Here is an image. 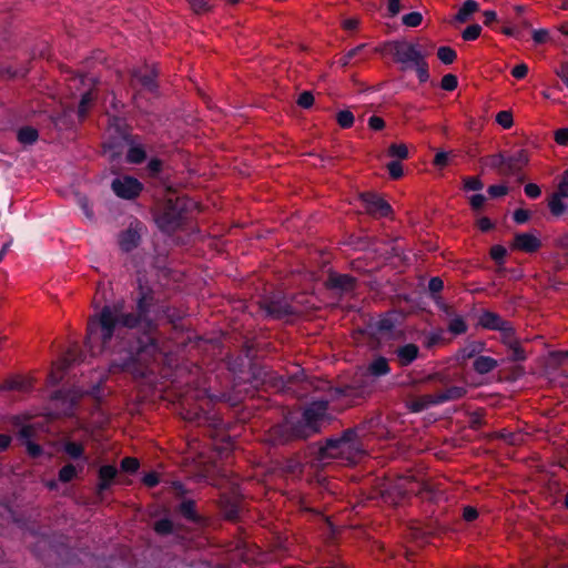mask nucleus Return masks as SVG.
I'll use <instances>...</instances> for the list:
<instances>
[{
	"instance_id": "f257e3e1",
	"label": "nucleus",
	"mask_w": 568,
	"mask_h": 568,
	"mask_svg": "<svg viewBox=\"0 0 568 568\" xmlns=\"http://www.w3.org/2000/svg\"><path fill=\"white\" fill-rule=\"evenodd\" d=\"M131 311L123 303L104 305L88 320L85 345L91 352L111 354L110 371L144 378L162 354L158 320L160 302L154 287L142 276L130 293Z\"/></svg>"
},
{
	"instance_id": "f03ea898",
	"label": "nucleus",
	"mask_w": 568,
	"mask_h": 568,
	"mask_svg": "<svg viewBox=\"0 0 568 568\" xmlns=\"http://www.w3.org/2000/svg\"><path fill=\"white\" fill-rule=\"evenodd\" d=\"M327 409L326 400H314L303 409L300 417H287L284 423L273 427L272 435L281 444L307 439L321 432L327 419Z\"/></svg>"
},
{
	"instance_id": "7ed1b4c3",
	"label": "nucleus",
	"mask_w": 568,
	"mask_h": 568,
	"mask_svg": "<svg viewBox=\"0 0 568 568\" xmlns=\"http://www.w3.org/2000/svg\"><path fill=\"white\" fill-rule=\"evenodd\" d=\"M450 375L446 371H438L424 376L420 379L422 384H436L442 386L443 389L433 394L412 397L406 404L408 410L410 413H422L430 407L464 398L467 394V388L464 386L450 385Z\"/></svg>"
},
{
	"instance_id": "20e7f679",
	"label": "nucleus",
	"mask_w": 568,
	"mask_h": 568,
	"mask_svg": "<svg viewBox=\"0 0 568 568\" xmlns=\"http://www.w3.org/2000/svg\"><path fill=\"white\" fill-rule=\"evenodd\" d=\"M193 205V201L185 196L168 199L155 216L158 227L163 233H174L186 223L189 212Z\"/></svg>"
},
{
	"instance_id": "39448f33",
	"label": "nucleus",
	"mask_w": 568,
	"mask_h": 568,
	"mask_svg": "<svg viewBox=\"0 0 568 568\" xmlns=\"http://www.w3.org/2000/svg\"><path fill=\"white\" fill-rule=\"evenodd\" d=\"M372 392L368 378L363 375H355L348 383L332 389L331 396L335 400H343L346 405L353 406L358 400L365 399Z\"/></svg>"
},
{
	"instance_id": "423d86ee",
	"label": "nucleus",
	"mask_w": 568,
	"mask_h": 568,
	"mask_svg": "<svg viewBox=\"0 0 568 568\" xmlns=\"http://www.w3.org/2000/svg\"><path fill=\"white\" fill-rule=\"evenodd\" d=\"M260 308L272 320H284L302 313V308L296 307L287 296L280 293L264 297L260 302Z\"/></svg>"
},
{
	"instance_id": "0eeeda50",
	"label": "nucleus",
	"mask_w": 568,
	"mask_h": 568,
	"mask_svg": "<svg viewBox=\"0 0 568 568\" xmlns=\"http://www.w3.org/2000/svg\"><path fill=\"white\" fill-rule=\"evenodd\" d=\"M399 325V315L396 312H386L382 314L378 318L369 320L366 325L364 333L371 339H379V338H394L396 335V328Z\"/></svg>"
},
{
	"instance_id": "6e6552de",
	"label": "nucleus",
	"mask_w": 568,
	"mask_h": 568,
	"mask_svg": "<svg viewBox=\"0 0 568 568\" xmlns=\"http://www.w3.org/2000/svg\"><path fill=\"white\" fill-rule=\"evenodd\" d=\"M384 45L388 48L395 62L403 65L402 70L410 68L414 63L425 57L418 44L406 40H392L387 41Z\"/></svg>"
},
{
	"instance_id": "1a4fd4ad",
	"label": "nucleus",
	"mask_w": 568,
	"mask_h": 568,
	"mask_svg": "<svg viewBox=\"0 0 568 568\" xmlns=\"http://www.w3.org/2000/svg\"><path fill=\"white\" fill-rule=\"evenodd\" d=\"M111 189L114 194L123 200L136 199L143 190V184L131 175L116 178L111 183Z\"/></svg>"
},
{
	"instance_id": "9d476101",
	"label": "nucleus",
	"mask_w": 568,
	"mask_h": 568,
	"mask_svg": "<svg viewBox=\"0 0 568 568\" xmlns=\"http://www.w3.org/2000/svg\"><path fill=\"white\" fill-rule=\"evenodd\" d=\"M357 278L349 274H342L331 271L325 281V287L337 294H349L356 290Z\"/></svg>"
},
{
	"instance_id": "9b49d317",
	"label": "nucleus",
	"mask_w": 568,
	"mask_h": 568,
	"mask_svg": "<svg viewBox=\"0 0 568 568\" xmlns=\"http://www.w3.org/2000/svg\"><path fill=\"white\" fill-rule=\"evenodd\" d=\"M361 200L368 214L376 217H386L392 213V206L378 194L373 192H364Z\"/></svg>"
},
{
	"instance_id": "f8f14e48",
	"label": "nucleus",
	"mask_w": 568,
	"mask_h": 568,
	"mask_svg": "<svg viewBox=\"0 0 568 568\" xmlns=\"http://www.w3.org/2000/svg\"><path fill=\"white\" fill-rule=\"evenodd\" d=\"M156 77L158 73L154 69H133L131 72V85L134 89L141 87L143 90L154 93L158 90Z\"/></svg>"
},
{
	"instance_id": "ddd939ff",
	"label": "nucleus",
	"mask_w": 568,
	"mask_h": 568,
	"mask_svg": "<svg viewBox=\"0 0 568 568\" xmlns=\"http://www.w3.org/2000/svg\"><path fill=\"white\" fill-rule=\"evenodd\" d=\"M118 477V469L113 465H103L98 470V485L97 495L102 498L104 493L108 491L112 485L115 484Z\"/></svg>"
},
{
	"instance_id": "4468645a",
	"label": "nucleus",
	"mask_w": 568,
	"mask_h": 568,
	"mask_svg": "<svg viewBox=\"0 0 568 568\" xmlns=\"http://www.w3.org/2000/svg\"><path fill=\"white\" fill-rule=\"evenodd\" d=\"M541 247V241L532 233H516L511 243L513 250L535 253Z\"/></svg>"
},
{
	"instance_id": "2eb2a0df",
	"label": "nucleus",
	"mask_w": 568,
	"mask_h": 568,
	"mask_svg": "<svg viewBox=\"0 0 568 568\" xmlns=\"http://www.w3.org/2000/svg\"><path fill=\"white\" fill-rule=\"evenodd\" d=\"M346 447L342 443L339 437L326 438L324 444L318 448L320 459H329L341 456L345 452Z\"/></svg>"
},
{
	"instance_id": "dca6fc26",
	"label": "nucleus",
	"mask_w": 568,
	"mask_h": 568,
	"mask_svg": "<svg viewBox=\"0 0 568 568\" xmlns=\"http://www.w3.org/2000/svg\"><path fill=\"white\" fill-rule=\"evenodd\" d=\"M507 168L505 172L507 175L518 174L525 165L529 162V156L526 150L520 149L514 154L506 156Z\"/></svg>"
},
{
	"instance_id": "f3484780",
	"label": "nucleus",
	"mask_w": 568,
	"mask_h": 568,
	"mask_svg": "<svg viewBox=\"0 0 568 568\" xmlns=\"http://www.w3.org/2000/svg\"><path fill=\"white\" fill-rule=\"evenodd\" d=\"M34 430L31 426L26 425L19 430V438L23 442L27 448V453L32 458H39L43 454L41 445L31 440Z\"/></svg>"
},
{
	"instance_id": "a211bd4d",
	"label": "nucleus",
	"mask_w": 568,
	"mask_h": 568,
	"mask_svg": "<svg viewBox=\"0 0 568 568\" xmlns=\"http://www.w3.org/2000/svg\"><path fill=\"white\" fill-rule=\"evenodd\" d=\"M508 321L504 320L499 314L485 310L481 312L478 324L488 331L499 332Z\"/></svg>"
},
{
	"instance_id": "6ab92c4d",
	"label": "nucleus",
	"mask_w": 568,
	"mask_h": 568,
	"mask_svg": "<svg viewBox=\"0 0 568 568\" xmlns=\"http://www.w3.org/2000/svg\"><path fill=\"white\" fill-rule=\"evenodd\" d=\"M395 354L399 366L406 367L417 359L419 355V347L416 344L408 343L397 347Z\"/></svg>"
},
{
	"instance_id": "aec40b11",
	"label": "nucleus",
	"mask_w": 568,
	"mask_h": 568,
	"mask_svg": "<svg viewBox=\"0 0 568 568\" xmlns=\"http://www.w3.org/2000/svg\"><path fill=\"white\" fill-rule=\"evenodd\" d=\"M140 233L132 227H129L119 234V246L125 253H130L136 248L140 244Z\"/></svg>"
},
{
	"instance_id": "412c9836",
	"label": "nucleus",
	"mask_w": 568,
	"mask_h": 568,
	"mask_svg": "<svg viewBox=\"0 0 568 568\" xmlns=\"http://www.w3.org/2000/svg\"><path fill=\"white\" fill-rule=\"evenodd\" d=\"M484 343L470 342L464 347L459 348L456 353V361L459 365H463L467 359L476 358L484 351Z\"/></svg>"
},
{
	"instance_id": "4be33fe9",
	"label": "nucleus",
	"mask_w": 568,
	"mask_h": 568,
	"mask_svg": "<svg viewBox=\"0 0 568 568\" xmlns=\"http://www.w3.org/2000/svg\"><path fill=\"white\" fill-rule=\"evenodd\" d=\"M123 139L128 142L129 150L126 152V162L131 164H141L146 159V152L142 145L134 144V139L130 135H123Z\"/></svg>"
},
{
	"instance_id": "5701e85b",
	"label": "nucleus",
	"mask_w": 568,
	"mask_h": 568,
	"mask_svg": "<svg viewBox=\"0 0 568 568\" xmlns=\"http://www.w3.org/2000/svg\"><path fill=\"white\" fill-rule=\"evenodd\" d=\"M367 373L375 378L388 375L390 373L388 359L382 355L374 357L367 366Z\"/></svg>"
},
{
	"instance_id": "b1692460",
	"label": "nucleus",
	"mask_w": 568,
	"mask_h": 568,
	"mask_svg": "<svg viewBox=\"0 0 568 568\" xmlns=\"http://www.w3.org/2000/svg\"><path fill=\"white\" fill-rule=\"evenodd\" d=\"M221 510L227 520H237L241 514V503L239 499L223 497L221 499Z\"/></svg>"
},
{
	"instance_id": "393cba45",
	"label": "nucleus",
	"mask_w": 568,
	"mask_h": 568,
	"mask_svg": "<svg viewBox=\"0 0 568 568\" xmlns=\"http://www.w3.org/2000/svg\"><path fill=\"white\" fill-rule=\"evenodd\" d=\"M497 366V359L485 355H478L473 362V369L479 375L488 374L493 372Z\"/></svg>"
},
{
	"instance_id": "a878e982",
	"label": "nucleus",
	"mask_w": 568,
	"mask_h": 568,
	"mask_svg": "<svg viewBox=\"0 0 568 568\" xmlns=\"http://www.w3.org/2000/svg\"><path fill=\"white\" fill-rule=\"evenodd\" d=\"M479 10V4L476 0H465L457 11L454 20L458 23L467 22L471 14Z\"/></svg>"
},
{
	"instance_id": "bb28decb",
	"label": "nucleus",
	"mask_w": 568,
	"mask_h": 568,
	"mask_svg": "<svg viewBox=\"0 0 568 568\" xmlns=\"http://www.w3.org/2000/svg\"><path fill=\"white\" fill-rule=\"evenodd\" d=\"M39 139V132L31 125L21 126L17 132V140L23 145H32Z\"/></svg>"
},
{
	"instance_id": "cd10ccee",
	"label": "nucleus",
	"mask_w": 568,
	"mask_h": 568,
	"mask_svg": "<svg viewBox=\"0 0 568 568\" xmlns=\"http://www.w3.org/2000/svg\"><path fill=\"white\" fill-rule=\"evenodd\" d=\"M190 420L197 423L199 425L207 424L214 428H219L222 425V419L215 415H210L203 409L195 412L193 416L187 417Z\"/></svg>"
},
{
	"instance_id": "c85d7f7f",
	"label": "nucleus",
	"mask_w": 568,
	"mask_h": 568,
	"mask_svg": "<svg viewBox=\"0 0 568 568\" xmlns=\"http://www.w3.org/2000/svg\"><path fill=\"white\" fill-rule=\"evenodd\" d=\"M63 452L72 459H83L84 463L88 460L81 443L68 440L63 445Z\"/></svg>"
},
{
	"instance_id": "c756f323",
	"label": "nucleus",
	"mask_w": 568,
	"mask_h": 568,
	"mask_svg": "<svg viewBox=\"0 0 568 568\" xmlns=\"http://www.w3.org/2000/svg\"><path fill=\"white\" fill-rule=\"evenodd\" d=\"M160 317H164L169 323L176 326L183 318V313L176 307L164 305L160 308Z\"/></svg>"
},
{
	"instance_id": "7c9ffc66",
	"label": "nucleus",
	"mask_w": 568,
	"mask_h": 568,
	"mask_svg": "<svg viewBox=\"0 0 568 568\" xmlns=\"http://www.w3.org/2000/svg\"><path fill=\"white\" fill-rule=\"evenodd\" d=\"M94 101V97L91 90L84 92L81 95L79 105H78V118L79 120H84L89 113V110Z\"/></svg>"
},
{
	"instance_id": "2f4dec72",
	"label": "nucleus",
	"mask_w": 568,
	"mask_h": 568,
	"mask_svg": "<svg viewBox=\"0 0 568 568\" xmlns=\"http://www.w3.org/2000/svg\"><path fill=\"white\" fill-rule=\"evenodd\" d=\"M507 359L510 362H525L527 359L526 351L520 345V342L507 345Z\"/></svg>"
},
{
	"instance_id": "473e14b6",
	"label": "nucleus",
	"mask_w": 568,
	"mask_h": 568,
	"mask_svg": "<svg viewBox=\"0 0 568 568\" xmlns=\"http://www.w3.org/2000/svg\"><path fill=\"white\" fill-rule=\"evenodd\" d=\"M179 511L187 520H191V521H196L197 520V514H196V510H195V503L192 499H184L179 505Z\"/></svg>"
},
{
	"instance_id": "72a5a7b5",
	"label": "nucleus",
	"mask_w": 568,
	"mask_h": 568,
	"mask_svg": "<svg viewBox=\"0 0 568 568\" xmlns=\"http://www.w3.org/2000/svg\"><path fill=\"white\" fill-rule=\"evenodd\" d=\"M83 466L78 470L73 464H67L60 468L58 478L61 483H70L73 478L78 476L79 471H82Z\"/></svg>"
},
{
	"instance_id": "f704fd0d",
	"label": "nucleus",
	"mask_w": 568,
	"mask_h": 568,
	"mask_svg": "<svg viewBox=\"0 0 568 568\" xmlns=\"http://www.w3.org/2000/svg\"><path fill=\"white\" fill-rule=\"evenodd\" d=\"M410 68H414L416 71L418 81L420 83H425L429 80V67L428 62L426 61V57H423L419 61L414 63Z\"/></svg>"
},
{
	"instance_id": "c9c22d12",
	"label": "nucleus",
	"mask_w": 568,
	"mask_h": 568,
	"mask_svg": "<svg viewBox=\"0 0 568 568\" xmlns=\"http://www.w3.org/2000/svg\"><path fill=\"white\" fill-rule=\"evenodd\" d=\"M499 333L501 334V342L505 346L519 341L516 336V329L509 321L503 326Z\"/></svg>"
},
{
	"instance_id": "e433bc0d",
	"label": "nucleus",
	"mask_w": 568,
	"mask_h": 568,
	"mask_svg": "<svg viewBox=\"0 0 568 568\" xmlns=\"http://www.w3.org/2000/svg\"><path fill=\"white\" fill-rule=\"evenodd\" d=\"M488 165L497 170L500 174L507 175L505 168H507L506 156L503 153L493 154L488 158Z\"/></svg>"
},
{
	"instance_id": "4c0bfd02",
	"label": "nucleus",
	"mask_w": 568,
	"mask_h": 568,
	"mask_svg": "<svg viewBox=\"0 0 568 568\" xmlns=\"http://www.w3.org/2000/svg\"><path fill=\"white\" fill-rule=\"evenodd\" d=\"M153 529L160 536H168V535L173 534L174 525L171 519L162 518V519L155 521Z\"/></svg>"
},
{
	"instance_id": "58836bf2",
	"label": "nucleus",
	"mask_w": 568,
	"mask_h": 568,
	"mask_svg": "<svg viewBox=\"0 0 568 568\" xmlns=\"http://www.w3.org/2000/svg\"><path fill=\"white\" fill-rule=\"evenodd\" d=\"M437 57L444 64H452L457 58V52L448 45H443L437 49Z\"/></svg>"
},
{
	"instance_id": "ea45409f",
	"label": "nucleus",
	"mask_w": 568,
	"mask_h": 568,
	"mask_svg": "<svg viewBox=\"0 0 568 568\" xmlns=\"http://www.w3.org/2000/svg\"><path fill=\"white\" fill-rule=\"evenodd\" d=\"M548 207L554 216H560L566 212V205L562 202V199L551 194L548 201Z\"/></svg>"
},
{
	"instance_id": "a19ab883",
	"label": "nucleus",
	"mask_w": 568,
	"mask_h": 568,
	"mask_svg": "<svg viewBox=\"0 0 568 568\" xmlns=\"http://www.w3.org/2000/svg\"><path fill=\"white\" fill-rule=\"evenodd\" d=\"M468 326L462 316H455L448 324V331L454 335L465 334Z\"/></svg>"
},
{
	"instance_id": "79ce46f5",
	"label": "nucleus",
	"mask_w": 568,
	"mask_h": 568,
	"mask_svg": "<svg viewBox=\"0 0 568 568\" xmlns=\"http://www.w3.org/2000/svg\"><path fill=\"white\" fill-rule=\"evenodd\" d=\"M423 22V14L418 11H412L402 17V23L408 28H417Z\"/></svg>"
},
{
	"instance_id": "37998d69",
	"label": "nucleus",
	"mask_w": 568,
	"mask_h": 568,
	"mask_svg": "<svg viewBox=\"0 0 568 568\" xmlns=\"http://www.w3.org/2000/svg\"><path fill=\"white\" fill-rule=\"evenodd\" d=\"M408 149L404 143H392L388 148V155L397 160H405L408 158Z\"/></svg>"
},
{
	"instance_id": "c03bdc74",
	"label": "nucleus",
	"mask_w": 568,
	"mask_h": 568,
	"mask_svg": "<svg viewBox=\"0 0 568 568\" xmlns=\"http://www.w3.org/2000/svg\"><path fill=\"white\" fill-rule=\"evenodd\" d=\"M354 120V114L349 110H342L336 114V121L342 129L352 128Z\"/></svg>"
},
{
	"instance_id": "a18cd8bd",
	"label": "nucleus",
	"mask_w": 568,
	"mask_h": 568,
	"mask_svg": "<svg viewBox=\"0 0 568 568\" xmlns=\"http://www.w3.org/2000/svg\"><path fill=\"white\" fill-rule=\"evenodd\" d=\"M192 11L196 14L210 12L213 6L206 0H186Z\"/></svg>"
},
{
	"instance_id": "49530a36",
	"label": "nucleus",
	"mask_w": 568,
	"mask_h": 568,
	"mask_svg": "<svg viewBox=\"0 0 568 568\" xmlns=\"http://www.w3.org/2000/svg\"><path fill=\"white\" fill-rule=\"evenodd\" d=\"M507 256V250L500 244L494 245L490 248V257L495 261V263L499 266L505 264V258Z\"/></svg>"
},
{
	"instance_id": "de8ad7c7",
	"label": "nucleus",
	"mask_w": 568,
	"mask_h": 568,
	"mask_svg": "<svg viewBox=\"0 0 568 568\" xmlns=\"http://www.w3.org/2000/svg\"><path fill=\"white\" fill-rule=\"evenodd\" d=\"M338 437L346 448H353L357 439V428H347Z\"/></svg>"
},
{
	"instance_id": "09e8293b",
	"label": "nucleus",
	"mask_w": 568,
	"mask_h": 568,
	"mask_svg": "<svg viewBox=\"0 0 568 568\" xmlns=\"http://www.w3.org/2000/svg\"><path fill=\"white\" fill-rule=\"evenodd\" d=\"M121 470L128 474H134L140 468V462L135 457H124L120 464Z\"/></svg>"
},
{
	"instance_id": "8fccbe9b",
	"label": "nucleus",
	"mask_w": 568,
	"mask_h": 568,
	"mask_svg": "<svg viewBox=\"0 0 568 568\" xmlns=\"http://www.w3.org/2000/svg\"><path fill=\"white\" fill-rule=\"evenodd\" d=\"M480 33L481 26L474 23L463 30L462 38L464 41H474L479 38Z\"/></svg>"
},
{
	"instance_id": "3c124183",
	"label": "nucleus",
	"mask_w": 568,
	"mask_h": 568,
	"mask_svg": "<svg viewBox=\"0 0 568 568\" xmlns=\"http://www.w3.org/2000/svg\"><path fill=\"white\" fill-rule=\"evenodd\" d=\"M366 47V43H362V44H358L357 47L348 50L339 60V64L345 68L347 67L351 61L359 53L364 50V48Z\"/></svg>"
},
{
	"instance_id": "603ef678",
	"label": "nucleus",
	"mask_w": 568,
	"mask_h": 568,
	"mask_svg": "<svg viewBox=\"0 0 568 568\" xmlns=\"http://www.w3.org/2000/svg\"><path fill=\"white\" fill-rule=\"evenodd\" d=\"M463 183L465 191H480L484 187V183L478 176H464Z\"/></svg>"
},
{
	"instance_id": "864d4df0",
	"label": "nucleus",
	"mask_w": 568,
	"mask_h": 568,
	"mask_svg": "<svg viewBox=\"0 0 568 568\" xmlns=\"http://www.w3.org/2000/svg\"><path fill=\"white\" fill-rule=\"evenodd\" d=\"M496 122L504 129H510L514 124L513 113L510 111H499L496 114Z\"/></svg>"
},
{
	"instance_id": "5fc2aeb1",
	"label": "nucleus",
	"mask_w": 568,
	"mask_h": 568,
	"mask_svg": "<svg viewBox=\"0 0 568 568\" xmlns=\"http://www.w3.org/2000/svg\"><path fill=\"white\" fill-rule=\"evenodd\" d=\"M146 170L151 178H158L163 170V161L158 158L151 159L146 165Z\"/></svg>"
},
{
	"instance_id": "6e6d98bb",
	"label": "nucleus",
	"mask_w": 568,
	"mask_h": 568,
	"mask_svg": "<svg viewBox=\"0 0 568 568\" xmlns=\"http://www.w3.org/2000/svg\"><path fill=\"white\" fill-rule=\"evenodd\" d=\"M440 87L445 91H454L458 87V79L455 74L448 73L442 78Z\"/></svg>"
},
{
	"instance_id": "4d7b16f0",
	"label": "nucleus",
	"mask_w": 568,
	"mask_h": 568,
	"mask_svg": "<svg viewBox=\"0 0 568 568\" xmlns=\"http://www.w3.org/2000/svg\"><path fill=\"white\" fill-rule=\"evenodd\" d=\"M444 288V282L439 276H434L428 282V291L430 294V297L433 296H439V293Z\"/></svg>"
},
{
	"instance_id": "13d9d810",
	"label": "nucleus",
	"mask_w": 568,
	"mask_h": 568,
	"mask_svg": "<svg viewBox=\"0 0 568 568\" xmlns=\"http://www.w3.org/2000/svg\"><path fill=\"white\" fill-rule=\"evenodd\" d=\"M388 174L393 180H398L403 176V165L398 160L390 161L387 164Z\"/></svg>"
},
{
	"instance_id": "bf43d9fd",
	"label": "nucleus",
	"mask_w": 568,
	"mask_h": 568,
	"mask_svg": "<svg viewBox=\"0 0 568 568\" xmlns=\"http://www.w3.org/2000/svg\"><path fill=\"white\" fill-rule=\"evenodd\" d=\"M443 341V332H430L426 335L424 346L426 348H433Z\"/></svg>"
},
{
	"instance_id": "052dcab7",
	"label": "nucleus",
	"mask_w": 568,
	"mask_h": 568,
	"mask_svg": "<svg viewBox=\"0 0 568 568\" xmlns=\"http://www.w3.org/2000/svg\"><path fill=\"white\" fill-rule=\"evenodd\" d=\"M297 105L303 109H310L314 104V95L311 91H303L296 101Z\"/></svg>"
},
{
	"instance_id": "680f3d73",
	"label": "nucleus",
	"mask_w": 568,
	"mask_h": 568,
	"mask_svg": "<svg viewBox=\"0 0 568 568\" xmlns=\"http://www.w3.org/2000/svg\"><path fill=\"white\" fill-rule=\"evenodd\" d=\"M387 1V12L385 17L395 18L404 8L400 0H386Z\"/></svg>"
},
{
	"instance_id": "e2e57ef3",
	"label": "nucleus",
	"mask_w": 568,
	"mask_h": 568,
	"mask_svg": "<svg viewBox=\"0 0 568 568\" xmlns=\"http://www.w3.org/2000/svg\"><path fill=\"white\" fill-rule=\"evenodd\" d=\"M141 480L146 487L153 488L159 485L160 476L156 471H149L144 474Z\"/></svg>"
},
{
	"instance_id": "0e129e2a",
	"label": "nucleus",
	"mask_w": 568,
	"mask_h": 568,
	"mask_svg": "<svg viewBox=\"0 0 568 568\" xmlns=\"http://www.w3.org/2000/svg\"><path fill=\"white\" fill-rule=\"evenodd\" d=\"M498 438L503 439L505 443L509 445H516L519 439V435L513 432H508L503 429L498 433Z\"/></svg>"
},
{
	"instance_id": "69168bd1",
	"label": "nucleus",
	"mask_w": 568,
	"mask_h": 568,
	"mask_svg": "<svg viewBox=\"0 0 568 568\" xmlns=\"http://www.w3.org/2000/svg\"><path fill=\"white\" fill-rule=\"evenodd\" d=\"M487 192L491 197H500L508 193V187L501 184L490 185Z\"/></svg>"
},
{
	"instance_id": "338daca9",
	"label": "nucleus",
	"mask_w": 568,
	"mask_h": 568,
	"mask_svg": "<svg viewBox=\"0 0 568 568\" xmlns=\"http://www.w3.org/2000/svg\"><path fill=\"white\" fill-rule=\"evenodd\" d=\"M549 32L547 29H538L532 31V40L536 44H542L548 40Z\"/></svg>"
},
{
	"instance_id": "774afa93",
	"label": "nucleus",
	"mask_w": 568,
	"mask_h": 568,
	"mask_svg": "<svg viewBox=\"0 0 568 568\" xmlns=\"http://www.w3.org/2000/svg\"><path fill=\"white\" fill-rule=\"evenodd\" d=\"M555 141L559 145H567L568 144V129L562 128L555 132Z\"/></svg>"
}]
</instances>
